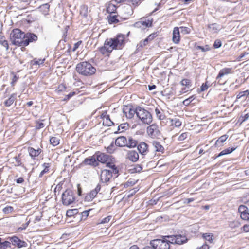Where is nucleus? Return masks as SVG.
<instances>
[{"label": "nucleus", "mask_w": 249, "mask_h": 249, "mask_svg": "<svg viewBox=\"0 0 249 249\" xmlns=\"http://www.w3.org/2000/svg\"><path fill=\"white\" fill-rule=\"evenodd\" d=\"M59 139L57 137H52L50 139V142L53 146H56L59 144Z\"/></svg>", "instance_id": "a19ab883"}, {"label": "nucleus", "mask_w": 249, "mask_h": 249, "mask_svg": "<svg viewBox=\"0 0 249 249\" xmlns=\"http://www.w3.org/2000/svg\"><path fill=\"white\" fill-rule=\"evenodd\" d=\"M152 25V21L149 19H145L144 20H141L140 21L137 22L135 23V26L137 27L145 28L146 27H150Z\"/></svg>", "instance_id": "aec40b11"}, {"label": "nucleus", "mask_w": 249, "mask_h": 249, "mask_svg": "<svg viewBox=\"0 0 249 249\" xmlns=\"http://www.w3.org/2000/svg\"><path fill=\"white\" fill-rule=\"evenodd\" d=\"M234 72V69L232 68H225L221 69L216 77V80L217 83L219 85H222L223 83L220 82V78L224 75H228L229 74H232Z\"/></svg>", "instance_id": "9d476101"}, {"label": "nucleus", "mask_w": 249, "mask_h": 249, "mask_svg": "<svg viewBox=\"0 0 249 249\" xmlns=\"http://www.w3.org/2000/svg\"><path fill=\"white\" fill-rule=\"evenodd\" d=\"M139 158V154L135 150H129L126 154V158L134 162L138 161Z\"/></svg>", "instance_id": "ddd939ff"}, {"label": "nucleus", "mask_w": 249, "mask_h": 249, "mask_svg": "<svg viewBox=\"0 0 249 249\" xmlns=\"http://www.w3.org/2000/svg\"><path fill=\"white\" fill-rule=\"evenodd\" d=\"M16 98L17 94L16 93L12 94L10 97L4 102V105L6 107H10L13 104L14 101L16 100Z\"/></svg>", "instance_id": "bb28decb"}, {"label": "nucleus", "mask_w": 249, "mask_h": 249, "mask_svg": "<svg viewBox=\"0 0 249 249\" xmlns=\"http://www.w3.org/2000/svg\"><path fill=\"white\" fill-rule=\"evenodd\" d=\"M180 84L182 86H185L186 88H182L180 91L181 94L186 92L188 90H186V88L189 89L191 87V82L189 79H184L181 80Z\"/></svg>", "instance_id": "412c9836"}, {"label": "nucleus", "mask_w": 249, "mask_h": 249, "mask_svg": "<svg viewBox=\"0 0 249 249\" xmlns=\"http://www.w3.org/2000/svg\"><path fill=\"white\" fill-rule=\"evenodd\" d=\"M101 118L103 119V124L105 126H111L113 124V122L110 120L109 115H107L106 112H104L101 115Z\"/></svg>", "instance_id": "f3484780"}, {"label": "nucleus", "mask_w": 249, "mask_h": 249, "mask_svg": "<svg viewBox=\"0 0 249 249\" xmlns=\"http://www.w3.org/2000/svg\"><path fill=\"white\" fill-rule=\"evenodd\" d=\"M249 94V91L248 90H246L244 91H241L239 93V94L237 95V99L240 98H245Z\"/></svg>", "instance_id": "a18cd8bd"}, {"label": "nucleus", "mask_w": 249, "mask_h": 249, "mask_svg": "<svg viewBox=\"0 0 249 249\" xmlns=\"http://www.w3.org/2000/svg\"><path fill=\"white\" fill-rule=\"evenodd\" d=\"M155 113L157 118L160 120H163L164 118V116L162 115L161 111L158 108L155 109Z\"/></svg>", "instance_id": "09e8293b"}, {"label": "nucleus", "mask_w": 249, "mask_h": 249, "mask_svg": "<svg viewBox=\"0 0 249 249\" xmlns=\"http://www.w3.org/2000/svg\"><path fill=\"white\" fill-rule=\"evenodd\" d=\"M127 143V140L124 136L118 137L115 140V145L119 147L126 146Z\"/></svg>", "instance_id": "a211bd4d"}, {"label": "nucleus", "mask_w": 249, "mask_h": 249, "mask_svg": "<svg viewBox=\"0 0 249 249\" xmlns=\"http://www.w3.org/2000/svg\"><path fill=\"white\" fill-rule=\"evenodd\" d=\"M14 208L12 206H7L3 209V212L5 214H8L13 211Z\"/></svg>", "instance_id": "8fccbe9b"}, {"label": "nucleus", "mask_w": 249, "mask_h": 249, "mask_svg": "<svg viewBox=\"0 0 249 249\" xmlns=\"http://www.w3.org/2000/svg\"><path fill=\"white\" fill-rule=\"evenodd\" d=\"M117 9L116 6L113 3H110L108 4L107 7V13H110V14H113L115 13Z\"/></svg>", "instance_id": "473e14b6"}, {"label": "nucleus", "mask_w": 249, "mask_h": 249, "mask_svg": "<svg viewBox=\"0 0 249 249\" xmlns=\"http://www.w3.org/2000/svg\"><path fill=\"white\" fill-rule=\"evenodd\" d=\"M25 33L20 29L16 28L12 30L10 34V40L13 44L23 47Z\"/></svg>", "instance_id": "7ed1b4c3"}, {"label": "nucleus", "mask_w": 249, "mask_h": 249, "mask_svg": "<svg viewBox=\"0 0 249 249\" xmlns=\"http://www.w3.org/2000/svg\"><path fill=\"white\" fill-rule=\"evenodd\" d=\"M236 147H232V148L229 147L227 149H225L222 150V151H221L220 152V153L218 154V155L217 156V157H220L223 155L230 154L231 152H232L233 151H234L236 149Z\"/></svg>", "instance_id": "72a5a7b5"}, {"label": "nucleus", "mask_w": 249, "mask_h": 249, "mask_svg": "<svg viewBox=\"0 0 249 249\" xmlns=\"http://www.w3.org/2000/svg\"><path fill=\"white\" fill-rule=\"evenodd\" d=\"M106 166L110 168V169H108V170L112 171L113 169H117L115 164L110 162H107Z\"/></svg>", "instance_id": "13d9d810"}, {"label": "nucleus", "mask_w": 249, "mask_h": 249, "mask_svg": "<svg viewBox=\"0 0 249 249\" xmlns=\"http://www.w3.org/2000/svg\"><path fill=\"white\" fill-rule=\"evenodd\" d=\"M188 136L187 133H183L181 135H180L178 138V140L179 141H182L184 140Z\"/></svg>", "instance_id": "052dcab7"}, {"label": "nucleus", "mask_w": 249, "mask_h": 249, "mask_svg": "<svg viewBox=\"0 0 249 249\" xmlns=\"http://www.w3.org/2000/svg\"><path fill=\"white\" fill-rule=\"evenodd\" d=\"M125 36L119 34L114 38H107L103 47L99 48V51L103 55L110 53L113 50L122 49L125 44Z\"/></svg>", "instance_id": "f257e3e1"}, {"label": "nucleus", "mask_w": 249, "mask_h": 249, "mask_svg": "<svg viewBox=\"0 0 249 249\" xmlns=\"http://www.w3.org/2000/svg\"><path fill=\"white\" fill-rule=\"evenodd\" d=\"M0 44L5 47L6 50L8 49L9 46L8 42L5 40L4 36H0Z\"/></svg>", "instance_id": "37998d69"}, {"label": "nucleus", "mask_w": 249, "mask_h": 249, "mask_svg": "<svg viewBox=\"0 0 249 249\" xmlns=\"http://www.w3.org/2000/svg\"><path fill=\"white\" fill-rule=\"evenodd\" d=\"M25 35L24 42L22 44L23 47L28 46L30 42H36L38 39L37 36L34 33L28 32Z\"/></svg>", "instance_id": "9b49d317"}, {"label": "nucleus", "mask_w": 249, "mask_h": 249, "mask_svg": "<svg viewBox=\"0 0 249 249\" xmlns=\"http://www.w3.org/2000/svg\"><path fill=\"white\" fill-rule=\"evenodd\" d=\"M180 40V32L179 28L177 27H175L173 31L172 40L175 44H178Z\"/></svg>", "instance_id": "dca6fc26"}, {"label": "nucleus", "mask_w": 249, "mask_h": 249, "mask_svg": "<svg viewBox=\"0 0 249 249\" xmlns=\"http://www.w3.org/2000/svg\"><path fill=\"white\" fill-rule=\"evenodd\" d=\"M213 235L212 234L206 233L203 234V237L205 239V240L208 241L210 243L213 242Z\"/></svg>", "instance_id": "c03bdc74"}, {"label": "nucleus", "mask_w": 249, "mask_h": 249, "mask_svg": "<svg viewBox=\"0 0 249 249\" xmlns=\"http://www.w3.org/2000/svg\"><path fill=\"white\" fill-rule=\"evenodd\" d=\"M171 125L178 127L181 125V122L178 118L172 119L170 120Z\"/></svg>", "instance_id": "ea45409f"}, {"label": "nucleus", "mask_w": 249, "mask_h": 249, "mask_svg": "<svg viewBox=\"0 0 249 249\" xmlns=\"http://www.w3.org/2000/svg\"><path fill=\"white\" fill-rule=\"evenodd\" d=\"M248 211V208L244 205H240L238 208V212L241 213Z\"/></svg>", "instance_id": "4d7b16f0"}, {"label": "nucleus", "mask_w": 249, "mask_h": 249, "mask_svg": "<svg viewBox=\"0 0 249 249\" xmlns=\"http://www.w3.org/2000/svg\"><path fill=\"white\" fill-rule=\"evenodd\" d=\"M43 167H44V169L40 172L39 177H42V176L47 173L49 171V169L50 168V164L48 163H44L42 165Z\"/></svg>", "instance_id": "58836bf2"}, {"label": "nucleus", "mask_w": 249, "mask_h": 249, "mask_svg": "<svg viewBox=\"0 0 249 249\" xmlns=\"http://www.w3.org/2000/svg\"><path fill=\"white\" fill-rule=\"evenodd\" d=\"M163 238L169 242V244H170V243L176 244V242H177V239H176L175 235L164 236Z\"/></svg>", "instance_id": "f704fd0d"}, {"label": "nucleus", "mask_w": 249, "mask_h": 249, "mask_svg": "<svg viewBox=\"0 0 249 249\" xmlns=\"http://www.w3.org/2000/svg\"><path fill=\"white\" fill-rule=\"evenodd\" d=\"M30 223V220H28L26 223L22 225V226L18 229V231H20L23 230H25L28 226Z\"/></svg>", "instance_id": "bf43d9fd"}, {"label": "nucleus", "mask_w": 249, "mask_h": 249, "mask_svg": "<svg viewBox=\"0 0 249 249\" xmlns=\"http://www.w3.org/2000/svg\"><path fill=\"white\" fill-rule=\"evenodd\" d=\"M180 29H181V32L184 34H189L190 32L189 29L186 27H181Z\"/></svg>", "instance_id": "69168bd1"}, {"label": "nucleus", "mask_w": 249, "mask_h": 249, "mask_svg": "<svg viewBox=\"0 0 249 249\" xmlns=\"http://www.w3.org/2000/svg\"><path fill=\"white\" fill-rule=\"evenodd\" d=\"M137 149L140 153L142 155H145L148 152V145L145 142H142L137 145Z\"/></svg>", "instance_id": "4468645a"}, {"label": "nucleus", "mask_w": 249, "mask_h": 249, "mask_svg": "<svg viewBox=\"0 0 249 249\" xmlns=\"http://www.w3.org/2000/svg\"><path fill=\"white\" fill-rule=\"evenodd\" d=\"M228 138L227 135H224L220 137L216 141L215 145L219 146V144H222Z\"/></svg>", "instance_id": "4c0bfd02"}, {"label": "nucleus", "mask_w": 249, "mask_h": 249, "mask_svg": "<svg viewBox=\"0 0 249 249\" xmlns=\"http://www.w3.org/2000/svg\"><path fill=\"white\" fill-rule=\"evenodd\" d=\"M176 239H177V242L176 244H181L185 243L187 239L185 236H182L181 235H175Z\"/></svg>", "instance_id": "c9c22d12"}, {"label": "nucleus", "mask_w": 249, "mask_h": 249, "mask_svg": "<svg viewBox=\"0 0 249 249\" xmlns=\"http://www.w3.org/2000/svg\"><path fill=\"white\" fill-rule=\"evenodd\" d=\"M97 193L94 190H92L86 196H85V200L88 202H90L92 201L93 198L96 196Z\"/></svg>", "instance_id": "c85d7f7f"}, {"label": "nucleus", "mask_w": 249, "mask_h": 249, "mask_svg": "<svg viewBox=\"0 0 249 249\" xmlns=\"http://www.w3.org/2000/svg\"><path fill=\"white\" fill-rule=\"evenodd\" d=\"M128 128V124L127 123H123L120 124L118 127V131L119 132H123Z\"/></svg>", "instance_id": "79ce46f5"}, {"label": "nucleus", "mask_w": 249, "mask_h": 249, "mask_svg": "<svg viewBox=\"0 0 249 249\" xmlns=\"http://www.w3.org/2000/svg\"><path fill=\"white\" fill-rule=\"evenodd\" d=\"M208 29L211 33H217L220 29V25L217 23L208 24Z\"/></svg>", "instance_id": "5701e85b"}, {"label": "nucleus", "mask_w": 249, "mask_h": 249, "mask_svg": "<svg viewBox=\"0 0 249 249\" xmlns=\"http://www.w3.org/2000/svg\"><path fill=\"white\" fill-rule=\"evenodd\" d=\"M45 59H37V58H34L33 60H32L30 64L31 65H39L40 64H43L44 62Z\"/></svg>", "instance_id": "e433bc0d"}, {"label": "nucleus", "mask_w": 249, "mask_h": 249, "mask_svg": "<svg viewBox=\"0 0 249 249\" xmlns=\"http://www.w3.org/2000/svg\"><path fill=\"white\" fill-rule=\"evenodd\" d=\"M241 218L245 220H247L249 219V213L248 211L243 213L240 214Z\"/></svg>", "instance_id": "6e6d98bb"}, {"label": "nucleus", "mask_w": 249, "mask_h": 249, "mask_svg": "<svg viewBox=\"0 0 249 249\" xmlns=\"http://www.w3.org/2000/svg\"><path fill=\"white\" fill-rule=\"evenodd\" d=\"M88 7L86 5H82L80 7V16L82 18L87 19L89 18V16Z\"/></svg>", "instance_id": "6ab92c4d"}, {"label": "nucleus", "mask_w": 249, "mask_h": 249, "mask_svg": "<svg viewBox=\"0 0 249 249\" xmlns=\"http://www.w3.org/2000/svg\"><path fill=\"white\" fill-rule=\"evenodd\" d=\"M77 212V209H71V210H69L66 212V215L68 216H71L73 215L74 214L76 213Z\"/></svg>", "instance_id": "603ef678"}, {"label": "nucleus", "mask_w": 249, "mask_h": 249, "mask_svg": "<svg viewBox=\"0 0 249 249\" xmlns=\"http://www.w3.org/2000/svg\"><path fill=\"white\" fill-rule=\"evenodd\" d=\"M108 21L109 24H115L120 22L118 16L115 15L110 14L108 16Z\"/></svg>", "instance_id": "c756f323"}, {"label": "nucleus", "mask_w": 249, "mask_h": 249, "mask_svg": "<svg viewBox=\"0 0 249 249\" xmlns=\"http://www.w3.org/2000/svg\"><path fill=\"white\" fill-rule=\"evenodd\" d=\"M118 172L117 169H113L112 171L104 169L100 174V181L103 183H107L112 177V174H117Z\"/></svg>", "instance_id": "423d86ee"}, {"label": "nucleus", "mask_w": 249, "mask_h": 249, "mask_svg": "<svg viewBox=\"0 0 249 249\" xmlns=\"http://www.w3.org/2000/svg\"><path fill=\"white\" fill-rule=\"evenodd\" d=\"M18 78H19L18 76H17L16 75H14V76L13 77V79H12V82H11V85L12 86H15V83L18 81Z\"/></svg>", "instance_id": "0e129e2a"}, {"label": "nucleus", "mask_w": 249, "mask_h": 249, "mask_svg": "<svg viewBox=\"0 0 249 249\" xmlns=\"http://www.w3.org/2000/svg\"><path fill=\"white\" fill-rule=\"evenodd\" d=\"M148 41H149L146 38L143 41H140V42L139 44V45L140 46V47H143V46H146L148 44Z\"/></svg>", "instance_id": "680f3d73"}, {"label": "nucleus", "mask_w": 249, "mask_h": 249, "mask_svg": "<svg viewBox=\"0 0 249 249\" xmlns=\"http://www.w3.org/2000/svg\"><path fill=\"white\" fill-rule=\"evenodd\" d=\"M13 246H16L18 248L27 247L28 244L23 240H20L18 237L16 236L9 237L7 238Z\"/></svg>", "instance_id": "1a4fd4ad"}, {"label": "nucleus", "mask_w": 249, "mask_h": 249, "mask_svg": "<svg viewBox=\"0 0 249 249\" xmlns=\"http://www.w3.org/2000/svg\"><path fill=\"white\" fill-rule=\"evenodd\" d=\"M14 158L15 159V166H23L20 155H18V156H16Z\"/></svg>", "instance_id": "de8ad7c7"}, {"label": "nucleus", "mask_w": 249, "mask_h": 249, "mask_svg": "<svg viewBox=\"0 0 249 249\" xmlns=\"http://www.w3.org/2000/svg\"><path fill=\"white\" fill-rule=\"evenodd\" d=\"M44 120L36 121V128L37 129H39L43 128L45 126L44 123L42 122Z\"/></svg>", "instance_id": "49530a36"}, {"label": "nucleus", "mask_w": 249, "mask_h": 249, "mask_svg": "<svg viewBox=\"0 0 249 249\" xmlns=\"http://www.w3.org/2000/svg\"><path fill=\"white\" fill-rule=\"evenodd\" d=\"M38 0H18V2L19 3L22 4V5L24 6L23 8H25L28 6L35 7L36 2Z\"/></svg>", "instance_id": "2eb2a0df"}, {"label": "nucleus", "mask_w": 249, "mask_h": 249, "mask_svg": "<svg viewBox=\"0 0 249 249\" xmlns=\"http://www.w3.org/2000/svg\"><path fill=\"white\" fill-rule=\"evenodd\" d=\"M111 217H112L111 216H107V217L103 218L101 221L100 223L104 224L108 223L111 220Z\"/></svg>", "instance_id": "e2e57ef3"}, {"label": "nucleus", "mask_w": 249, "mask_h": 249, "mask_svg": "<svg viewBox=\"0 0 249 249\" xmlns=\"http://www.w3.org/2000/svg\"><path fill=\"white\" fill-rule=\"evenodd\" d=\"M84 162L86 165H97L96 158L94 156L89 157L84 160Z\"/></svg>", "instance_id": "b1692460"}, {"label": "nucleus", "mask_w": 249, "mask_h": 249, "mask_svg": "<svg viewBox=\"0 0 249 249\" xmlns=\"http://www.w3.org/2000/svg\"><path fill=\"white\" fill-rule=\"evenodd\" d=\"M76 70L79 74L86 76L92 75L96 71L95 68L87 61H83L77 64Z\"/></svg>", "instance_id": "f03ea898"}, {"label": "nucleus", "mask_w": 249, "mask_h": 249, "mask_svg": "<svg viewBox=\"0 0 249 249\" xmlns=\"http://www.w3.org/2000/svg\"><path fill=\"white\" fill-rule=\"evenodd\" d=\"M152 145L156 152L163 153L164 151V147L160 144V142L157 141H154L152 142Z\"/></svg>", "instance_id": "4be33fe9"}, {"label": "nucleus", "mask_w": 249, "mask_h": 249, "mask_svg": "<svg viewBox=\"0 0 249 249\" xmlns=\"http://www.w3.org/2000/svg\"><path fill=\"white\" fill-rule=\"evenodd\" d=\"M109 156L104 153H100L96 157V160L102 163H106L108 160Z\"/></svg>", "instance_id": "393cba45"}, {"label": "nucleus", "mask_w": 249, "mask_h": 249, "mask_svg": "<svg viewBox=\"0 0 249 249\" xmlns=\"http://www.w3.org/2000/svg\"><path fill=\"white\" fill-rule=\"evenodd\" d=\"M137 116L144 124H149L152 121V116L147 110L140 107H137Z\"/></svg>", "instance_id": "20e7f679"}, {"label": "nucleus", "mask_w": 249, "mask_h": 249, "mask_svg": "<svg viewBox=\"0 0 249 249\" xmlns=\"http://www.w3.org/2000/svg\"><path fill=\"white\" fill-rule=\"evenodd\" d=\"M142 166L138 164L136 165L134 168V170L136 172H140L142 170Z\"/></svg>", "instance_id": "774afa93"}, {"label": "nucleus", "mask_w": 249, "mask_h": 249, "mask_svg": "<svg viewBox=\"0 0 249 249\" xmlns=\"http://www.w3.org/2000/svg\"><path fill=\"white\" fill-rule=\"evenodd\" d=\"M221 41L219 40H216L214 43L213 46L215 48H219L221 46Z\"/></svg>", "instance_id": "338daca9"}, {"label": "nucleus", "mask_w": 249, "mask_h": 249, "mask_svg": "<svg viewBox=\"0 0 249 249\" xmlns=\"http://www.w3.org/2000/svg\"><path fill=\"white\" fill-rule=\"evenodd\" d=\"M147 133L150 137L154 139L158 138L161 134L159 127L156 124H153L147 127Z\"/></svg>", "instance_id": "6e6552de"}, {"label": "nucleus", "mask_w": 249, "mask_h": 249, "mask_svg": "<svg viewBox=\"0 0 249 249\" xmlns=\"http://www.w3.org/2000/svg\"><path fill=\"white\" fill-rule=\"evenodd\" d=\"M49 4L45 3L39 6L38 9L44 15H47L49 12Z\"/></svg>", "instance_id": "7c9ffc66"}, {"label": "nucleus", "mask_w": 249, "mask_h": 249, "mask_svg": "<svg viewBox=\"0 0 249 249\" xmlns=\"http://www.w3.org/2000/svg\"><path fill=\"white\" fill-rule=\"evenodd\" d=\"M123 111L127 119H131L135 114L137 115V107L135 109L130 106H125L124 107Z\"/></svg>", "instance_id": "f8f14e48"}, {"label": "nucleus", "mask_w": 249, "mask_h": 249, "mask_svg": "<svg viewBox=\"0 0 249 249\" xmlns=\"http://www.w3.org/2000/svg\"><path fill=\"white\" fill-rule=\"evenodd\" d=\"M138 145V142L131 137H129L127 140L126 147L132 148H134Z\"/></svg>", "instance_id": "cd10ccee"}, {"label": "nucleus", "mask_w": 249, "mask_h": 249, "mask_svg": "<svg viewBox=\"0 0 249 249\" xmlns=\"http://www.w3.org/2000/svg\"><path fill=\"white\" fill-rule=\"evenodd\" d=\"M75 200L74 193L71 190H66L62 195V201L63 205L68 206L71 204Z\"/></svg>", "instance_id": "39448f33"}, {"label": "nucleus", "mask_w": 249, "mask_h": 249, "mask_svg": "<svg viewBox=\"0 0 249 249\" xmlns=\"http://www.w3.org/2000/svg\"><path fill=\"white\" fill-rule=\"evenodd\" d=\"M195 99L194 96H192L190 97L185 99L183 101V103L185 106L189 105L190 103Z\"/></svg>", "instance_id": "5fc2aeb1"}, {"label": "nucleus", "mask_w": 249, "mask_h": 249, "mask_svg": "<svg viewBox=\"0 0 249 249\" xmlns=\"http://www.w3.org/2000/svg\"><path fill=\"white\" fill-rule=\"evenodd\" d=\"M11 247V242L9 241H2V239L0 238V249H6Z\"/></svg>", "instance_id": "2f4dec72"}, {"label": "nucleus", "mask_w": 249, "mask_h": 249, "mask_svg": "<svg viewBox=\"0 0 249 249\" xmlns=\"http://www.w3.org/2000/svg\"><path fill=\"white\" fill-rule=\"evenodd\" d=\"M28 152L31 157L35 158L40 154L41 150L39 148L37 149H35L33 147H29Z\"/></svg>", "instance_id": "a878e982"}, {"label": "nucleus", "mask_w": 249, "mask_h": 249, "mask_svg": "<svg viewBox=\"0 0 249 249\" xmlns=\"http://www.w3.org/2000/svg\"><path fill=\"white\" fill-rule=\"evenodd\" d=\"M150 244L156 248V249H169L170 244L163 237V239H155L150 242Z\"/></svg>", "instance_id": "0eeeda50"}, {"label": "nucleus", "mask_w": 249, "mask_h": 249, "mask_svg": "<svg viewBox=\"0 0 249 249\" xmlns=\"http://www.w3.org/2000/svg\"><path fill=\"white\" fill-rule=\"evenodd\" d=\"M211 85L208 84V82L207 81H206L205 83H203L200 87L201 91H204L206 90L208 87H210Z\"/></svg>", "instance_id": "864d4df0"}, {"label": "nucleus", "mask_w": 249, "mask_h": 249, "mask_svg": "<svg viewBox=\"0 0 249 249\" xmlns=\"http://www.w3.org/2000/svg\"><path fill=\"white\" fill-rule=\"evenodd\" d=\"M115 149V146L114 145L113 142H112L109 146H108L107 148V150L108 153H112Z\"/></svg>", "instance_id": "3c124183"}]
</instances>
